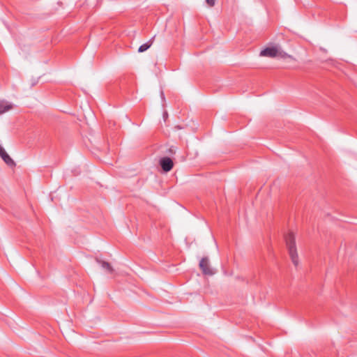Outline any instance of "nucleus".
<instances>
[{"instance_id": "obj_5", "label": "nucleus", "mask_w": 357, "mask_h": 357, "mask_svg": "<svg viewBox=\"0 0 357 357\" xmlns=\"http://www.w3.org/2000/svg\"><path fill=\"white\" fill-rule=\"evenodd\" d=\"M0 156L7 165H8L10 167H13L15 165V163L13 161V160L10 157V155L6 152L4 149L1 145H0Z\"/></svg>"}, {"instance_id": "obj_12", "label": "nucleus", "mask_w": 357, "mask_h": 357, "mask_svg": "<svg viewBox=\"0 0 357 357\" xmlns=\"http://www.w3.org/2000/svg\"><path fill=\"white\" fill-rule=\"evenodd\" d=\"M38 83V79H36L35 82H33V83L31 84V86H34L35 84H36Z\"/></svg>"}, {"instance_id": "obj_7", "label": "nucleus", "mask_w": 357, "mask_h": 357, "mask_svg": "<svg viewBox=\"0 0 357 357\" xmlns=\"http://www.w3.org/2000/svg\"><path fill=\"white\" fill-rule=\"evenodd\" d=\"M13 108V105L3 100H0V115Z\"/></svg>"}, {"instance_id": "obj_14", "label": "nucleus", "mask_w": 357, "mask_h": 357, "mask_svg": "<svg viewBox=\"0 0 357 357\" xmlns=\"http://www.w3.org/2000/svg\"><path fill=\"white\" fill-rule=\"evenodd\" d=\"M161 95H162V98H164V94H163V93H162V92L161 93Z\"/></svg>"}, {"instance_id": "obj_4", "label": "nucleus", "mask_w": 357, "mask_h": 357, "mask_svg": "<svg viewBox=\"0 0 357 357\" xmlns=\"http://www.w3.org/2000/svg\"><path fill=\"white\" fill-rule=\"evenodd\" d=\"M278 52V47H268L261 51L260 56L273 58L277 56Z\"/></svg>"}, {"instance_id": "obj_2", "label": "nucleus", "mask_w": 357, "mask_h": 357, "mask_svg": "<svg viewBox=\"0 0 357 357\" xmlns=\"http://www.w3.org/2000/svg\"><path fill=\"white\" fill-rule=\"evenodd\" d=\"M199 266L202 270L203 274L207 275H212L214 274V272L210 267L209 259L207 257H204L201 259L199 261Z\"/></svg>"}, {"instance_id": "obj_3", "label": "nucleus", "mask_w": 357, "mask_h": 357, "mask_svg": "<svg viewBox=\"0 0 357 357\" xmlns=\"http://www.w3.org/2000/svg\"><path fill=\"white\" fill-rule=\"evenodd\" d=\"M159 164L165 172L171 171L174 167V162L169 157H163L160 158Z\"/></svg>"}, {"instance_id": "obj_13", "label": "nucleus", "mask_w": 357, "mask_h": 357, "mask_svg": "<svg viewBox=\"0 0 357 357\" xmlns=\"http://www.w3.org/2000/svg\"><path fill=\"white\" fill-rule=\"evenodd\" d=\"M174 128H175V129H182L183 128H182L181 126H176L174 127Z\"/></svg>"}, {"instance_id": "obj_1", "label": "nucleus", "mask_w": 357, "mask_h": 357, "mask_svg": "<svg viewBox=\"0 0 357 357\" xmlns=\"http://www.w3.org/2000/svg\"><path fill=\"white\" fill-rule=\"evenodd\" d=\"M284 240L291 261L295 266H297L298 265V256L294 234L292 232L288 233L284 236Z\"/></svg>"}, {"instance_id": "obj_11", "label": "nucleus", "mask_w": 357, "mask_h": 357, "mask_svg": "<svg viewBox=\"0 0 357 357\" xmlns=\"http://www.w3.org/2000/svg\"><path fill=\"white\" fill-rule=\"evenodd\" d=\"M206 2L210 7H213L215 3V0H206Z\"/></svg>"}, {"instance_id": "obj_6", "label": "nucleus", "mask_w": 357, "mask_h": 357, "mask_svg": "<svg viewBox=\"0 0 357 357\" xmlns=\"http://www.w3.org/2000/svg\"><path fill=\"white\" fill-rule=\"evenodd\" d=\"M96 261L100 264L102 268L105 269L107 273H112L114 272V269L109 263L98 259H96Z\"/></svg>"}, {"instance_id": "obj_9", "label": "nucleus", "mask_w": 357, "mask_h": 357, "mask_svg": "<svg viewBox=\"0 0 357 357\" xmlns=\"http://www.w3.org/2000/svg\"><path fill=\"white\" fill-rule=\"evenodd\" d=\"M277 56L282 58V59L289 58V59H294L292 56H291V55L288 54L287 53H286L285 52H284L279 47H278V52L277 53Z\"/></svg>"}, {"instance_id": "obj_8", "label": "nucleus", "mask_w": 357, "mask_h": 357, "mask_svg": "<svg viewBox=\"0 0 357 357\" xmlns=\"http://www.w3.org/2000/svg\"><path fill=\"white\" fill-rule=\"evenodd\" d=\"M154 37H153L151 40H149L147 43H144L143 45H140L138 52H144L146 51L152 45Z\"/></svg>"}, {"instance_id": "obj_10", "label": "nucleus", "mask_w": 357, "mask_h": 357, "mask_svg": "<svg viewBox=\"0 0 357 357\" xmlns=\"http://www.w3.org/2000/svg\"><path fill=\"white\" fill-rule=\"evenodd\" d=\"M176 151H177V147H176L174 146H172L171 147H169V149H167L166 150L165 153L169 155H173L176 153Z\"/></svg>"}]
</instances>
